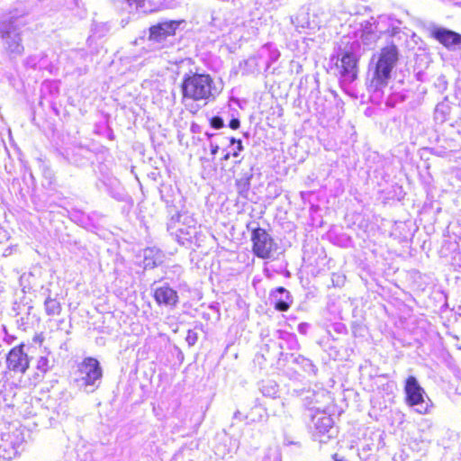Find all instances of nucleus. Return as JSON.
I'll use <instances>...</instances> for the list:
<instances>
[{"label": "nucleus", "mask_w": 461, "mask_h": 461, "mask_svg": "<svg viewBox=\"0 0 461 461\" xmlns=\"http://www.w3.org/2000/svg\"><path fill=\"white\" fill-rule=\"evenodd\" d=\"M234 419H238L240 420H243V416L241 414V412L240 411H237L234 412V416H233Z\"/></svg>", "instance_id": "nucleus-36"}, {"label": "nucleus", "mask_w": 461, "mask_h": 461, "mask_svg": "<svg viewBox=\"0 0 461 461\" xmlns=\"http://www.w3.org/2000/svg\"><path fill=\"white\" fill-rule=\"evenodd\" d=\"M100 27H101L100 36H102V35H104V32H106L108 31V27L105 24H102V25H100Z\"/></svg>", "instance_id": "nucleus-37"}, {"label": "nucleus", "mask_w": 461, "mask_h": 461, "mask_svg": "<svg viewBox=\"0 0 461 461\" xmlns=\"http://www.w3.org/2000/svg\"><path fill=\"white\" fill-rule=\"evenodd\" d=\"M282 3L283 0H257V5L267 11L277 9Z\"/></svg>", "instance_id": "nucleus-24"}, {"label": "nucleus", "mask_w": 461, "mask_h": 461, "mask_svg": "<svg viewBox=\"0 0 461 461\" xmlns=\"http://www.w3.org/2000/svg\"><path fill=\"white\" fill-rule=\"evenodd\" d=\"M44 309L47 315L56 316L61 312V304L56 298L48 294L44 301Z\"/></svg>", "instance_id": "nucleus-21"}, {"label": "nucleus", "mask_w": 461, "mask_h": 461, "mask_svg": "<svg viewBox=\"0 0 461 461\" xmlns=\"http://www.w3.org/2000/svg\"><path fill=\"white\" fill-rule=\"evenodd\" d=\"M430 35L447 49L461 44V34L437 25L429 27Z\"/></svg>", "instance_id": "nucleus-16"}, {"label": "nucleus", "mask_w": 461, "mask_h": 461, "mask_svg": "<svg viewBox=\"0 0 461 461\" xmlns=\"http://www.w3.org/2000/svg\"><path fill=\"white\" fill-rule=\"evenodd\" d=\"M294 362L301 366L302 368L308 374L316 375L317 373V367L313 365L312 360L303 357L298 356L294 358Z\"/></svg>", "instance_id": "nucleus-23"}, {"label": "nucleus", "mask_w": 461, "mask_h": 461, "mask_svg": "<svg viewBox=\"0 0 461 461\" xmlns=\"http://www.w3.org/2000/svg\"><path fill=\"white\" fill-rule=\"evenodd\" d=\"M275 308L279 312H285L293 302L290 293L284 287L276 288L272 294Z\"/></svg>", "instance_id": "nucleus-17"}, {"label": "nucleus", "mask_w": 461, "mask_h": 461, "mask_svg": "<svg viewBox=\"0 0 461 461\" xmlns=\"http://www.w3.org/2000/svg\"><path fill=\"white\" fill-rule=\"evenodd\" d=\"M50 353L46 352L44 355L40 356L37 360L36 368L42 375L46 374L53 367L54 360L50 358Z\"/></svg>", "instance_id": "nucleus-22"}, {"label": "nucleus", "mask_w": 461, "mask_h": 461, "mask_svg": "<svg viewBox=\"0 0 461 461\" xmlns=\"http://www.w3.org/2000/svg\"><path fill=\"white\" fill-rule=\"evenodd\" d=\"M279 347H280L281 349H284V346H283L282 343L279 344Z\"/></svg>", "instance_id": "nucleus-41"}, {"label": "nucleus", "mask_w": 461, "mask_h": 461, "mask_svg": "<svg viewBox=\"0 0 461 461\" xmlns=\"http://www.w3.org/2000/svg\"><path fill=\"white\" fill-rule=\"evenodd\" d=\"M224 152V155L222 157V160L223 161H227L230 159V158L231 157V152L230 151H226L225 149L222 150Z\"/></svg>", "instance_id": "nucleus-35"}, {"label": "nucleus", "mask_w": 461, "mask_h": 461, "mask_svg": "<svg viewBox=\"0 0 461 461\" xmlns=\"http://www.w3.org/2000/svg\"><path fill=\"white\" fill-rule=\"evenodd\" d=\"M98 27H99V25H97V24H96V25H95V28H94L93 30H94L95 32H96Z\"/></svg>", "instance_id": "nucleus-40"}, {"label": "nucleus", "mask_w": 461, "mask_h": 461, "mask_svg": "<svg viewBox=\"0 0 461 461\" xmlns=\"http://www.w3.org/2000/svg\"><path fill=\"white\" fill-rule=\"evenodd\" d=\"M293 23L294 24L295 28L300 31L309 29V30H315L316 28H320L321 22L317 21L316 19H310V14L308 12H305L303 10L300 11L295 18L293 20Z\"/></svg>", "instance_id": "nucleus-18"}, {"label": "nucleus", "mask_w": 461, "mask_h": 461, "mask_svg": "<svg viewBox=\"0 0 461 461\" xmlns=\"http://www.w3.org/2000/svg\"><path fill=\"white\" fill-rule=\"evenodd\" d=\"M404 393L406 395V402L410 406H416V411L420 413H425L427 411V405L424 401L425 391L420 385L416 377L409 376L406 379Z\"/></svg>", "instance_id": "nucleus-9"}, {"label": "nucleus", "mask_w": 461, "mask_h": 461, "mask_svg": "<svg viewBox=\"0 0 461 461\" xmlns=\"http://www.w3.org/2000/svg\"><path fill=\"white\" fill-rule=\"evenodd\" d=\"M162 262V255L160 251L154 249H147L144 250V268H154Z\"/></svg>", "instance_id": "nucleus-20"}, {"label": "nucleus", "mask_w": 461, "mask_h": 461, "mask_svg": "<svg viewBox=\"0 0 461 461\" xmlns=\"http://www.w3.org/2000/svg\"><path fill=\"white\" fill-rule=\"evenodd\" d=\"M67 158L70 163L79 165L81 163V158H76L73 157H70V153L67 151Z\"/></svg>", "instance_id": "nucleus-33"}, {"label": "nucleus", "mask_w": 461, "mask_h": 461, "mask_svg": "<svg viewBox=\"0 0 461 461\" xmlns=\"http://www.w3.org/2000/svg\"><path fill=\"white\" fill-rule=\"evenodd\" d=\"M185 340H186L188 346H190V347L194 346L198 340L197 333L192 330H189L187 331Z\"/></svg>", "instance_id": "nucleus-28"}, {"label": "nucleus", "mask_w": 461, "mask_h": 461, "mask_svg": "<svg viewBox=\"0 0 461 461\" xmlns=\"http://www.w3.org/2000/svg\"><path fill=\"white\" fill-rule=\"evenodd\" d=\"M236 23L234 13L228 9H219L212 13V26L222 34L231 32Z\"/></svg>", "instance_id": "nucleus-14"}, {"label": "nucleus", "mask_w": 461, "mask_h": 461, "mask_svg": "<svg viewBox=\"0 0 461 461\" xmlns=\"http://www.w3.org/2000/svg\"><path fill=\"white\" fill-rule=\"evenodd\" d=\"M356 35L364 45H374L380 38V32L377 30L376 21L371 17L369 20L361 22L356 32Z\"/></svg>", "instance_id": "nucleus-13"}, {"label": "nucleus", "mask_w": 461, "mask_h": 461, "mask_svg": "<svg viewBox=\"0 0 461 461\" xmlns=\"http://www.w3.org/2000/svg\"><path fill=\"white\" fill-rule=\"evenodd\" d=\"M252 250L260 258H269L276 247L272 237L263 228L258 227L251 233Z\"/></svg>", "instance_id": "nucleus-8"}, {"label": "nucleus", "mask_w": 461, "mask_h": 461, "mask_svg": "<svg viewBox=\"0 0 461 461\" xmlns=\"http://www.w3.org/2000/svg\"><path fill=\"white\" fill-rule=\"evenodd\" d=\"M181 23V21L176 20H165L152 25L149 29V41L158 44V49L164 48V42L168 37L176 34V31Z\"/></svg>", "instance_id": "nucleus-7"}, {"label": "nucleus", "mask_w": 461, "mask_h": 461, "mask_svg": "<svg viewBox=\"0 0 461 461\" xmlns=\"http://www.w3.org/2000/svg\"><path fill=\"white\" fill-rule=\"evenodd\" d=\"M131 5L132 4L136 5V10L142 11L144 13L150 12V8L146 7V1L147 0H126Z\"/></svg>", "instance_id": "nucleus-26"}, {"label": "nucleus", "mask_w": 461, "mask_h": 461, "mask_svg": "<svg viewBox=\"0 0 461 461\" xmlns=\"http://www.w3.org/2000/svg\"><path fill=\"white\" fill-rule=\"evenodd\" d=\"M25 23L22 16L13 13L0 17V42L3 50L11 59L21 57L24 53L23 44V28Z\"/></svg>", "instance_id": "nucleus-3"}, {"label": "nucleus", "mask_w": 461, "mask_h": 461, "mask_svg": "<svg viewBox=\"0 0 461 461\" xmlns=\"http://www.w3.org/2000/svg\"><path fill=\"white\" fill-rule=\"evenodd\" d=\"M312 433L315 439H318L320 442H325V440L321 438L322 436L327 435L328 438L332 437L334 421L330 415L319 411L312 415Z\"/></svg>", "instance_id": "nucleus-11"}, {"label": "nucleus", "mask_w": 461, "mask_h": 461, "mask_svg": "<svg viewBox=\"0 0 461 461\" xmlns=\"http://www.w3.org/2000/svg\"><path fill=\"white\" fill-rule=\"evenodd\" d=\"M277 333L279 335V339L296 344V338L294 334L283 330H277Z\"/></svg>", "instance_id": "nucleus-27"}, {"label": "nucleus", "mask_w": 461, "mask_h": 461, "mask_svg": "<svg viewBox=\"0 0 461 461\" xmlns=\"http://www.w3.org/2000/svg\"><path fill=\"white\" fill-rule=\"evenodd\" d=\"M398 59L399 51L393 44L382 48L380 52L373 55L368 71L370 88L377 91L388 85Z\"/></svg>", "instance_id": "nucleus-1"}, {"label": "nucleus", "mask_w": 461, "mask_h": 461, "mask_svg": "<svg viewBox=\"0 0 461 461\" xmlns=\"http://www.w3.org/2000/svg\"><path fill=\"white\" fill-rule=\"evenodd\" d=\"M212 85L213 80L208 74H185L181 84L183 100L203 101L204 104L214 100L217 93Z\"/></svg>", "instance_id": "nucleus-4"}, {"label": "nucleus", "mask_w": 461, "mask_h": 461, "mask_svg": "<svg viewBox=\"0 0 461 461\" xmlns=\"http://www.w3.org/2000/svg\"><path fill=\"white\" fill-rule=\"evenodd\" d=\"M305 328H306V324L304 323H301L299 326H298V330L302 333L305 332Z\"/></svg>", "instance_id": "nucleus-38"}, {"label": "nucleus", "mask_w": 461, "mask_h": 461, "mask_svg": "<svg viewBox=\"0 0 461 461\" xmlns=\"http://www.w3.org/2000/svg\"><path fill=\"white\" fill-rule=\"evenodd\" d=\"M251 169L244 173L241 177L236 179L235 186L239 197L247 200L250 190V180L252 178Z\"/></svg>", "instance_id": "nucleus-19"}, {"label": "nucleus", "mask_w": 461, "mask_h": 461, "mask_svg": "<svg viewBox=\"0 0 461 461\" xmlns=\"http://www.w3.org/2000/svg\"><path fill=\"white\" fill-rule=\"evenodd\" d=\"M167 230L175 235L180 245L189 249L201 247L206 238L196 220L187 212L173 215L167 223Z\"/></svg>", "instance_id": "nucleus-2"}, {"label": "nucleus", "mask_w": 461, "mask_h": 461, "mask_svg": "<svg viewBox=\"0 0 461 461\" xmlns=\"http://www.w3.org/2000/svg\"><path fill=\"white\" fill-rule=\"evenodd\" d=\"M6 366L10 371L24 374L30 366L27 353L24 352V345L21 344L13 348L6 357Z\"/></svg>", "instance_id": "nucleus-10"}, {"label": "nucleus", "mask_w": 461, "mask_h": 461, "mask_svg": "<svg viewBox=\"0 0 461 461\" xmlns=\"http://www.w3.org/2000/svg\"><path fill=\"white\" fill-rule=\"evenodd\" d=\"M210 149H211V154L215 155L219 151V144L213 142L212 140H210Z\"/></svg>", "instance_id": "nucleus-32"}, {"label": "nucleus", "mask_w": 461, "mask_h": 461, "mask_svg": "<svg viewBox=\"0 0 461 461\" xmlns=\"http://www.w3.org/2000/svg\"><path fill=\"white\" fill-rule=\"evenodd\" d=\"M358 58L356 54L346 51L340 60L337 63L339 73L342 79L348 83L353 82L357 76Z\"/></svg>", "instance_id": "nucleus-12"}, {"label": "nucleus", "mask_w": 461, "mask_h": 461, "mask_svg": "<svg viewBox=\"0 0 461 461\" xmlns=\"http://www.w3.org/2000/svg\"><path fill=\"white\" fill-rule=\"evenodd\" d=\"M240 125V122L238 118H233L230 120L229 126L232 130H237Z\"/></svg>", "instance_id": "nucleus-31"}, {"label": "nucleus", "mask_w": 461, "mask_h": 461, "mask_svg": "<svg viewBox=\"0 0 461 461\" xmlns=\"http://www.w3.org/2000/svg\"><path fill=\"white\" fill-rule=\"evenodd\" d=\"M23 441V433L20 429L9 426L5 430L0 429V460L15 458L22 450Z\"/></svg>", "instance_id": "nucleus-6"}, {"label": "nucleus", "mask_w": 461, "mask_h": 461, "mask_svg": "<svg viewBox=\"0 0 461 461\" xmlns=\"http://www.w3.org/2000/svg\"><path fill=\"white\" fill-rule=\"evenodd\" d=\"M205 135L207 136L208 140H212V138L216 136L213 133L205 132Z\"/></svg>", "instance_id": "nucleus-39"}, {"label": "nucleus", "mask_w": 461, "mask_h": 461, "mask_svg": "<svg viewBox=\"0 0 461 461\" xmlns=\"http://www.w3.org/2000/svg\"><path fill=\"white\" fill-rule=\"evenodd\" d=\"M210 124L211 126L213 128V129H221L224 126V122L222 120L221 117L220 116H213L211 120H210Z\"/></svg>", "instance_id": "nucleus-29"}, {"label": "nucleus", "mask_w": 461, "mask_h": 461, "mask_svg": "<svg viewBox=\"0 0 461 461\" xmlns=\"http://www.w3.org/2000/svg\"><path fill=\"white\" fill-rule=\"evenodd\" d=\"M25 62L27 66H30L32 68H34L36 66V59L33 57L27 58Z\"/></svg>", "instance_id": "nucleus-34"}, {"label": "nucleus", "mask_w": 461, "mask_h": 461, "mask_svg": "<svg viewBox=\"0 0 461 461\" xmlns=\"http://www.w3.org/2000/svg\"><path fill=\"white\" fill-rule=\"evenodd\" d=\"M229 141H230V146L235 145V147L232 149V151H230L231 157L238 158L240 155V152L242 151L244 149L242 141L240 140H237L233 137L230 138Z\"/></svg>", "instance_id": "nucleus-25"}, {"label": "nucleus", "mask_w": 461, "mask_h": 461, "mask_svg": "<svg viewBox=\"0 0 461 461\" xmlns=\"http://www.w3.org/2000/svg\"><path fill=\"white\" fill-rule=\"evenodd\" d=\"M258 13H252L251 15L253 16V18H251L250 20L251 23H255L254 25H252V27H255L257 30L258 29L259 26L263 24L264 22H266V19H263V17L258 16Z\"/></svg>", "instance_id": "nucleus-30"}, {"label": "nucleus", "mask_w": 461, "mask_h": 461, "mask_svg": "<svg viewBox=\"0 0 461 461\" xmlns=\"http://www.w3.org/2000/svg\"><path fill=\"white\" fill-rule=\"evenodd\" d=\"M154 299L158 305L171 309L176 308L179 302L177 292L168 284H163L154 289Z\"/></svg>", "instance_id": "nucleus-15"}, {"label": "nucleus", "mask_w": 461, "mask_h": 461, "mask_svg": "<svg viewBox=\"0 0 461 461\" xmlns=\"http://www.w3.org/2000/svg\"><path fill=\"white\" fill-rule=\"evenodd\" d=\"M103 372L98 360L93 357H86L79 364L74 378L77 388L87 393H94L100 385Z\"/></svg>", "instance_id": "nucleus-5"}]
</instances>
